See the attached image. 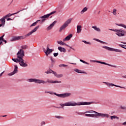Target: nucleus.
Listing matches in <instances>:
<instances>
[{
	"label": "nucleus",
	"instance_id": "obj_1",
	"mask_svg": "<svg viewBox=\"0 0 126 126\" xmlns=\"http://www.w3.org/2000/svg\"><path fill=\"white\" fill-rule=\"evenodd\" d=\"M94 102L93 101L91 102H79L78 103L75 101H68L65 102V103H61L60 104V106L62 107V108H63V107H68L72 106V107H75L76 106H84L85 105H91V104H93Z\"/></svg>",
	"mask_w": 126,
	"mask_h": 126
},
{
	"label": "nucleus",
	"instance_id": "obj_2",
	"mask_svg": "<svg viewBox=\"0 0 126 126\" xmlns=\"http://www.w3.org/2000/svg\"><path fill=\"white\" fill-rule=\"evenodd\" d=\"M85 114H85L86 117H90L91 118H97L100 117L101 118H110V115L106 113H101L94 110H89L85 112Z\"/></svg>",
	"mask_w": 126,
	"mask_h": 126
},
{
	"label": "nucleus",
	"instance_id": "obj_3",
	"mask_svg": "<svg viewBox=\"0 0 126 126\" xmlns=\"http://www.w3.org/2000/svg\"><path fill=\"white\" fill-rule=\"evenodd\" d=\"M28 82H34L35 83H38V84H45V83H53L56 84V83H62L61 81H54L47 79V81H45L42 79H38L36 78H30L27 80Z\"/></svg>",
	"mask_w": 126,
	"mask_h": 126
},
{
	"label": "nucleus",
	"instance_id": "obj_4",
	"mask_svg": "<svg viewBox=\"0 0 126 126\" xmlns=\"http://www.w3.org/2000/svg\"><path fill=\"white\" fill-rule=\"evenodd\" d=\"M108 30L110 31H113L115 32L116 35L118 36V37H125L126 35V32L123 29H109Z\"/></svg>",
	"mask_w": 126,
	"mask_h": 126
},
{
	"label": "nucleus",
	"instance_id": "obj_5",
	"mask_svg": "<svg viewBox=\"0 0 126 126\" xmlns=\"http://www.w3.org/2000/svg\"><path fill=\"white\" fill-rule=\"evenodd\" d=\"M49 94L51 95H56L57 97H59V98H68V97H70L71 96V94L69 93H65L64 94H59L56 93H53V92H48Z\"/></svg>",
	"mask_w": 126,
	"mask_h": 126
},
{
	"label": "nucleus",
	"instance_id": "obj_6",
	"mask_svg": "<svg viewBox=\"0 0 126 126\" xmlns=\"http://www.w3.org/2000/svg\"><path fill=\"white\" fill-rule=\"evenodd\" d=\"M71 21H72V18H69L67 20L64 24L60 27L59 30V32H62L63 30H64L66 27H67L70 23H71Z\"/></svg>",
	"mask_w": 126,
	"mask_h": 126
},
{
	"label": "nucleus",
	"instance_id": "obj_7",
	"mask_svg": "<svg viewBox=\"0 0 126 126\" xmlns=\"http://www.w3.org/2000/svg\"><path fill=\"white\" fill-rule=\"evenodd\" d=\"M12 61L14 62V63H19L20 65L21 66H22V67H27V66H28V64L26 63V62H24L21 61V60L19 59V58H17L16 59L12 58Z\"/></svg>",
	"mask_w": 126,
	"mask_h": 126
},
{
	"label": "nucleus",
	"instance_id": "obj_8",
	"mask_svg": "<svg viewBox=\"0 0 126 126\" xmlns=\"http://www.w3.org/2000/svg\"><path fill=\"white\" fill-rule=\"evenodd\" d=\"M24 57V51H23V50L21 49L17 53V58H18V59H19V60H21L24 63H26V61H25L24 60H23Z\"/></svg>",
	"mask_w": 126,
	"mask_h": 126
},
{
	"label": "nucleus",
	"instance_id": "obj_9",
	"mask_svg": "<svg viewBox=\"0 0 126 126\" xmlns=\"http://www.w3.org/2000/svg\"><path fill=\"white\" fill-rule=\"evenodd\" d=\"M102 48H103V49H105V50H107V51H110V52H116L117 53H123V51L120 49L113 48L112 47H110L108 46H103L102 47Z\"/></svg>",
	"mask_w": 126,
	"mask_h": 126
},
{
	"label": "nucleus",
	"instance_id": "obj_10",
	"mask_svg": "<svg viewBox=\"0 0 126 126\" xmlns=\"http://www.w3.org/2000/svg\"><path fill=\"white\" fill-rule=\"evenodd\" d=\"M90 63H101V64H105L106 65H108L109 66H112V67H117V65H112L111 64H109L108 63H106L105 62L98 61L95 60H90Z\"/></svg>",
	"mask_w": 126,
	"mask_h": 126
},
{
	"label": "nucleus",
	"instance_id": "obj_11",
	"mask_svg": "<svg viewBox=\"0 0 126 126\" xmlns=\"http://www.w3.org/2000/svg\"><path fill=\"white\" fill-rule=\"evenodd\" d=\"M55 13H56V11H54L49 14H48L47 15H44V16L40 17L42 23H43V22H44V21H45V20H46L47 19H48V17H50V16H51V15H52V14H54Z\"/></svg>",
	"mask_w": 126,
	"mask_h": 126
},
{
	"label": "nucleus",
	"instance_id": "obj_12",
	"mask_svg": "<svg viewBox=\"0 0 126 126\" xmlns=\"http://www.w3.org/2000/svg\"><path fill=\"white\" fill-rule=\"evenodd\" d=\"M25 37L24 36H13L11 40V42L13 41H19L20 40H23Z\"/></svg>",
	"mask_w": 126,
	"mask_h": 126
},
{
	"label": "nucleus",
	"instance_id": "obj_13",
	"mask_svg": "<svg viewBox=\"0 0 126 126\" xmlns=\"http://www.w3.org/2000/svg\"><path fill=\"white\" fill-rule=\"evenodd\" d=\"M103 83H104V84H106V85H107L108 87H111V86H115V87H119L120 88H124V89L125 88L124 87H121L120 86H118L111 83L103 82Z\"/></svg>",
	"mask_w": 126,
	"mask_h": 126
},
{
	"label": "nucleus",
	"instance_id": "obj_14",
	"mask_svg": "<svg viewBox=\"0 0 126 126\" xmlns=\"http://www.w3.org/2000/svg\"><path fill=\"white\" fill-rule=\"evenodd\" d=\"M39 26H36L34 30H32L30 32H29L28 34L25 35V37H29V36L31 35L32 34H33V33H35L38 29H39Z\"/></svg>",
	"mask_w": 126,
	"mask_h": 126
},
{
	"label": "nucleus",
	"instance_id": "obj_15",
	"mask_svg": "<svg viewBox=\"0 0 126 126\" xmlns=\"http://www.w3.org/2000/svg\"><path fill=\"white\" fill-rule=\"evenodd\" d=\"M49 46L50 45H47L46 51H44V53L46 56H49V55H50V54H51V53H52L53 51H54V50L51 49H50V48H49Z\"/></svg>",
	"mask_w": 126,
	"mask_h": 126
},
{
	"label": "nucleus",
	"instance_id": "obj_16",
	"mask_svg": "<svg viewBox=\"0 0 126 126\" xmlns=\"http://www.w3.org/2000/svg\"><path fill=\"white\" fill-rule=\"evenodd\" d=\"M17 68H18L17 65H15V68L14 71L10 73H8V75L9 76H12V75H14V74H15V73H17V71H18V70H17Z\"/></svg>",
	"mask_w": 126,
	"mask_h": 126
},
{
	"label": "nucleus",
	"instance_id": "obj_17",
	"mask_svg": "<svg viewBox=\"0 0 126 126\" xmlns=\"http://www.w3.org/2000/svg\"><path fill=\"white\" fill-rule=\"evenodd\" d=\"M57 43L58 44H59V45H60L61 46H66V47H69V48H70V49H72V50H73V48H72V47L69 46L68 45L63 42L62 40L58 41Z\"/></svg>",
	"mask_w": 126,
	"mask_h": 126
},
{
	"label": "nucleus",
	"instance_id": "obj_18",
	"mask_svg": "<svg viewBox=\"0 0 126 126\" xmlns=\"http://www.w3.org/2000/svg\"><path fill=\"white\" fill-rule=\"evenodd\" d=\"M56 23H57L56 21L53 22L49 26H48L46 30L47 31H49L51 30L52 29V28H53L54 27V26H55V25L56 24Z\"/></svg>",
	"mask_w": 126,
	"mask_h": 126
},
{
	"label": "nucleus",
	"instance_id": "obj_19",
	"mask_svg": "<svg viewBox=\"0 0 126 126\" xmlns=\"http://www.w3.org/2000/svg\"><path fill=\"white\" fill-rule=\"evenodd\" d=\"M22 10H20V11L12 14L9 13L5 16H4V17H5V19H6L7 18L10 17V16H12V15H15V14H17V13H19V12H20V11H22Z\"/></svg>",
	"mask_w": 126,
	"mask_h": 126
},
{
	"label": "nucleus",
	"instance_id": "obj_20",
	"mask_svg": "<svg viewBox=\"0 0 126 126\" xmlns=\"http://www.w3.org/2000/svg\"><path fill=\"white\" fill-rule=\"evenodd\" d=\"M53 74L54 76H55L56 77H57V78H62V77L63 76V75L62 74H59L57 72L55 71L53 72Z\"/></svg>",
	"mask_w": 126,
	"mask_h": 126
},
{
	"label": "nucleus",
	"instance_id": "obj_21",
	"mask_svg": "<svg viewBox=\"0 0 126 126\" xmlns=\"http://www.w3.org/2000/svg\"><path fill=\"white\" fill-rule=\"evenodd\" d=\"M72 38V34H70L69 35H67L65 38L63 39V42L65 41H69L70 38Z\"/></svg>",
	"mask_w": 126,
	"mask_h": 126
},
{
	"label": "nucleus",
	"instance_id": "obj_22",
	"mask_svg": "<svg viewBox=\"0 0 126 126\" xmlns=\"http://www.w3.org/2000/svg\"><path fill=\"white\" fill-rule=\"evenodd\" d=\"M82 27L80 25L77 26V33L79 34V33H81V31H82Z\"/></svg>",
	"mask_w": 126,
	"mask_h": 126
},
{
	"label": "nucleus",
	"instance_id": "obj_23",
	"mask_svg": "<svg viewBox=\"0 0 126 126\" xmlns=\"http://www.w3.org/2000/svg\"><path fill=\"white\" fill-rule=\"evenodd\" d=\"M92 28H93V29H94V30L95 31H96V32H101V29L100 28L97 27L96 26H92Z\"/></svg>",
	"mask_w": 126,
	"mask_h": 126
},
{
	"label": "nucleus",
	"instance_id": "obj_24",
	"mask_svg": "<svg viewBox=\"0 0 126 126\" xmlns=\"http://www.w3.org/2000/svg\"><path fill=\"white\" fill-rule=\"evenodd\" d=\"M58 50H59L60 52H63V53H65V52H66V50L65 49V48H63L61 46H59L58 47Z\"/></svg>",
	"mask_w": 126,
	"mask_h": 126
},
{
	"label": "nucleus",
	"instance_id": "obj_25",
	"mask_svg": "<svg viewBox=\"0 0 126 126\" xmlns=\"http://www.w3.org/2000/svg\"><path fill=\"white\" fill-rule=\"evenodd\" d=\"M45 73H46V74H49L50 73H53V74H54V72H55V71H54L53 70L50 69L47 70L46 71L44 72Z\"/></svg>",
	"mask_w": 126,
	"mask_h": 126
},
{
	"label": "nucleus",
	"instance_id": "obj_26",
	"mask_svg": "<svg viewBox=\"0 0 126 126\" xmlns=\"http://www.w3.org/2000/svg\"><path fill=\"white\" fill-rule=\"evenodd\" d=\"M5 19H6L4 16H3L2 18L0 19V21L1 22V24L4 25L5 24Z\"/></svg>",
	"mask_w": 126,
	"mask_h": 126
},
{
	"label": "nucleus",
	"instance_id": "obj_27",
	"mask_svg": "<svg viewBox=\"0 0 126 126\" xmlns=\"http://www.w3.org/2000/svg\"><path fill=\"white\" fill-rule=\"evenodd\" d=\"M88 10V8L87 7H85L80 12L81 14H83L84 12H86Z\"/></svg>",
	"mask_w": 126,
	"mask_h": 126
},
{
	"label": "nucleus",
	"instance_id": "obj_28",
	"mask_svg": "<svg viewBox=\"0 0 126 126\" xmlns=\"http://www.w3.org/2000/svg\"><path fill=\"white\" fill-rule=\"evenodd\" d=\"M117 26H120V27H123L125 29H126V25L124 24H116Z\"/></svg>",
	"mask_w": 126,
	"mask_h": 126
},
{
	"label": "nucleus",
	"instance_id": "obj_29",
	"mask_svg": "<svg viewBox=\"0 0 126 126\" xmlns=\"http://www.w3.org/2000/svg\"><path fill=\"white\" fill-rule=\"evenodd\" d=\"M94 41H96V42H99V43H101V44H107L106 42L100 40L98 39L94 38Z\"/></svg>",
	"mask_w": 126,
	"mask_h": 126
},
{
	"label": "nucleus",
	"instance_id": "obj_30",
	"mask_svg": "<svg viewBox=\"0 0 126 126\" xmlns=\"http://www.w3.org/2000/svg\"><path fill=\"white\" fill-rule=\"evenodd\" d=\"M110 120H114V119H116L117 120H120V118H119L116 115L110 116Z\"/></svg>",
	"mask_w": 126,
	"mask_h": 126
},
{
	"label": "nucleus",
	"instance_id": "obj_31",
	"mask_svg": "<svg viewBox=\"0 0 126 126\" xmlns=\"http://www.w3.org/2000/svg\"><path fill=\"white\" fill-rule=\"evenodd\" d=\"M75 71L76 72H77V73H86V72L83 71H81V70H80L79 69H76L75 70Z\"/></svg>",
	"mask_w": 126,
	"mask_h": 126
},
{
	"label": "nucleus",
	"instance_id": "obj_32",
	"mask_svg": "<svg viewBox=\"0 0 126 126\" xmlns=\"http://www.w3.org/2000/svg\"><path fill=\"white\" fill-rule=\"evenodd\" d=\"M39 21H40V20H38L37 21H36L35 22L32 23L31 26L30 27H32L33 26H36V25H37V23H38V22H39Z\"/></svg>",
	"mask_w": 126,
	"mask_h": 126
},
{
	"label": "nucleus",
	"instance_id": "obj_33",
	"mask_svg": "<svg viewBox=\"0 0 126 126\" xmlns=\"http://www.w3.org/2000/svg\"><path fill=\"white\" fill-rule=\"evenodd\" d=\"M50 60L51 61V63H52V64H54V63H56L55 59H54V58L51 57Z\"/></svg>",
	"mask_w": 126,
	"mask_h": 126
},
{
	"label": "nucleus",
	"instance_id": "obj_34",
	"mask_svg": "<svg viewBox=\"0 0 126 126\" xmlns=\"http://www.w3.org/2000/svg\"><path fill=\"white\" fill-rule=\"evenodd\" d=\"M112 13H113V15H117V9H114L113 10Z\"/></svg>",
	"mask_w": 126,
	"mask_h": 126
},
{
	"label": "nucleus",
	"instance_id": "obj_35",
	"mask_svg": "<svg viewBox=\"0 0 126 126\" xmlns=\"http://www.w3.org/2000/svg\"><path fill=\"white\" fill-rule=\"evenodd\" d=\"M82 42L85 43V44H87L88 45H91V42H87L86 40H82Z\"/></svg>",
	"mask_w": 126,
	"mask_h": 126
},
{
	"label": "nucleus",
	"instance_id": "obj_36",
	"mask_svg": "<svg viewBox=\"0 0 126 126\" xmlns=\"http://www.w3.org/2000/svg\"><path fill=\"white\" fill-rule=\"evenodd\" d=\"M21 48L22 49V50H26V49H27V48H28V46H27V45H23L21 46Z\"/></svg>",
	"mask_w": 126,
	"mask_h": 126
},
{
	"label": "nucleus",
	"instance_id": "obj_37",
	"mask_svg": "<svg viewBox=\"0 0 126 126\" xmlns=\"http://www.w3.org/2000/svg\"><path fill=\"white\" fill-rule=\"evenodd\" d=\"M80 62H81V63H85L86 64H89V63H88L81 59L80 60Z\"/></svg>",
	"mask_w": 126,
	"mask_h": 126
},
{
	"label": "nucleus",
	"instance_id": "obj_38",
	"mask_svg": "<svg viewBox=\"0 0 126 126\" xmlns=\"http://www.w3.org/2000/svg\"><path fill=\"white\" fill-rule=\"evenodd\" d=\"M120 109H121V110H126V106L121 105L120 106Z\"/></svg>",
	"mask_w": 126,
	"mask_h": 126
},
{
	"label": "nucleus",
	"instance_id": "obj_39",
	"mask_svg": "<svg viewBox=\"0 0 126 126\" xmlns=\"http://www.w3.org/2000/svg\"><path fill=\"white\" fill-rule=\"evenodd\" d=\"M119 46L121 47V48H123V49H125V48L126 47V45H125L124 44H119Z\"/></svg>",
	"mask_w": 126,
	"mask_h": 126
},
{
	"label": "nucleus",
	"instance_id": "obj_40",
	"mask_svg": "<svg viewBox=\"0 0 126 126\" xmlns=\"http://www.w3.org/2000/svg\"><path fill=\"white\" fill-rule=\"evenodd\" d=\"M59 66H60V67H63L67 66V65H65L64 64H62L59 65Z\"/></svg>",
	"mask_w": 126,
	"mask_h": 126
},
{
	"label": "nucleus",
	"instance_id": "obj_41",
	"mask_svg": "<svg viewBox=\"0 0 126 126\" xmlns=\"http://www.w3.org/2000/svg\"><path fill=\"white\" fill-rule=\"evenodd\" d=\"M76 114H77V115H80L81 116H82V115H84L85 112L83 113V112H76Z\"/></svg>",
	"mask_w": 126,
	"mask_h": 126
},
{
	"label": "nucleus",
	"instance_id": "obj_42",
	"mask_svg": "<svg viewBox=\"0 0 126 126\" xmlns=\"http://www.w3.org/2000/svg\"><path fill=\"white\" fill-rule=\"evenodd\" d=\"M54 57H58L59 56V53H55L53 54Z\"/></svg>",
	"mask_w": 126,
	"mask_h": 126
},
{
	"label": "nucleus",
	"instance_id": "obj_43",
	"mask_svg": "<svg viewBox=\"0 0 126 126\" xmlns=\"http://www.w3.org/2000/svg\"><path fill=\"white\" fill-rule=\"evenodd\" d=\"M3 37H4V34L0 37V41L3 40Z\"/></svg>",
	"mask_w": 126,
	"mask_h": 126
},
{
	"label": "nucleus",
	"instance_id": "obj_44",
	"mask_svg": "<svg viewBox=\"0 0 126 126\" xmlns=\"http://www.w3.org/2000/svg\"><path fill=\"white\" fill-rule=\"evenodd\" d=\"M56 118L57 119H63V117L60 116H56Z\"/></svg>",
	"mask_w": 126,
	"mask_h": 126
},
{
	"label": "nucleus",
	"instance_id": "obj_45",
	"mask_svg": "<svg viewBox=\"0 0 126 126\" xmlns=\"http://www.w3.org/2000/svg\"><path fill=\"white\" fill-rule=\"evenodd\" d=\"M41 126H44V125H46V123L45 122L43 121L41 123Z\"/></svg>",
	"mask_w": 126,
	"mask_h": 126
},
{
	"label": "nucleus",
	"instance_id": "obj_46",
	"mask_svg": "<svg viewBox=\"0 0 126 126\" xmlns=\"http://www.w3.org/2000/svg\"><path fill=\"white\" fill-rule=\"evenodd\" d=\"M10 20H12V19L10 18H8L7 19V21H9Z\"/></svg>",
	"mask_w": 126,
	"mask_h": 126
},
{
	"label": "nucleus",
	"instance_id": "obj_47",
	"mask_svg": "<svg viewBox=\"0 0 126 126\" xmlns=\"http://www.w3.org/2000/svg\"><path fill=\"white\" fill-rule=\"evenodd\" d=\"M3 73H4V71H3V72H2L0 74V77L2 75V74H3Z\"/></svg>",
	"mask_w": 126,
	"mask_h": 126
},
{
	"label": "nucleus",
	"instance_id": "obj_48",
	"mask_svg": "<svg viewBox=\"0 0 126 126\" xmlns=\"http://www.w3.org/2000/svg\"><path fill=\"white\" fill-rule=\"evenodd\" d=\"M122 125H123V126H126V121L125 122H124V123L122 124Z\"/></svg>",
	"mask_w": 126,
	"mask_h": 126
},
{
	"label": "nucleus",
	"instance_id": "obj_49",
	"mask_svg": "<svg viewBox=\"0 0 126 126\" xmlns=\"http://www.w3.org/2000/svg\"><path fill=\"white\" fill-rule=\"evenodd\" d=\"M54 108H56L57 109H60L61 107H57V106H54Z\"/></svg>",
	"mask_w": 126,
	"mask_h": 126
},
{
	"label": "nucleus",
	"instance_id": "obj_50",
	"mask_svg": "<svg viewBox=\"0 0 126 126\" xmlns=\"http://www.w3.org/2000/svg\"><path fill=\"white\" fill-rule=\"evenodd\" d=\"M2 117L3 118H5V117H7V115H3Z\"/></svg>",
	"mask_w": 126,
	"mask_h": 126
},
{
	"label": "nucleus",
	"instance_id": "obj_51",
	"mask_svg": "<svg viewBox=\"0 0 126 126\" xmlns=\"http://www.w3.org/2000/svg\"><path fill=\"white\" fill-rule=\"evenodd\" d=\"M2 41H3V42H5V43H6V40L3 39Z\"/></svg>",
	"mask_w": 126,
	"mask_h": 126
},
{
	"label": "nucleus",
	"instance_id": "obj_52",
	"mask_svg": "<svg viewBox=\"0 0 126 126\" xmlns=\"http://www.w3.org/2000/svg\"><path fill=\"white\" fill-rule=\"evenodd\" d=\"M122 77H123V78H126V76H122Z\"/></svg>",
	"mask_w": 126,
	"mask_h": 126
},
{
	"label": "nucleus",
	"instance_id": "obj_53",
	"mask_svg": "<svg viewBox=\"0 0 126 126\" xmlns=\"http://www.w3.org/2000/svg\"><path fill=\"white\" fill-rule=\"evenodd\" d=\"M4 25H3L2 24H0V27H1L2 26H3Z\"/></svg>",
	"mask_w": 126,
	"mask_h": 126
},
{
	"label": "nucleus",
	"instance_id": "obj_54",
	"mask_svg": "<svg viewBox=\"0 0 126 126\" xmlns=\"http://www.w3.org/2000/svg\"><path fill=\"white\" fill-rule=\"evenodd\" d=\"M121 43H122V44H126V42H121Z\"/></svg>",
	"mask_w": 126,
	"mask_h": 126
},
{
	"label": "nucleus",
	"instance_id": "obj_55",
	"mask_svg": "<svg viewBox=\"0 0 126 126\" xmlns=\"http://www.w3.org/2000/svg\"><path fill=\"white\" fill-rule=\"evenodd\" d=\"M71 64H76V63H71Z\"/></svg>",
	"mask_w": 126,
	"mask_h": 126
},
{
	"label": "nucleus",
	"instance_id": "obj_56",
	"mask_svg": "<svg viewBox=\"0 0 126 126\" xmlns=\"http://www.w3.org/2000/svg\"><path fill=\"white\" fill-rule=\"evenodd\" d=\"M1 44H2V41L0 42V45H1Z\"/></svg>",
	"mask_w": 126,
	"mask_h": 126
},
{
	"label": "nucleus",
	"instance_id": "obj_57",
	"mask_svg": "<svg viewBox=\"0 0 126 126\" xmlns=\"http://www.w3.org/2000/svg\"><path fill=\"white\" fill-rule=\"evenodd\" d=\"M45 93H49V92L45 91Z\"/></svg>",
	"mask_w": 126,
	"mask_h": 126
},
{
	"label": "nucleus",
	"instance_id": "obj_58",
	"mask_svg": "<svg viewBox=\"0 0 126 126\" xmlns=\"http://www.w3.org/2000/svg\"><path fill=\"white\" fill-rule=\"evenodd\" d=\"M98 13H100V11L98 12Z\"/></svg>",
	"mask_w": 126,
	"mask_h": 126
}]
</instances>
